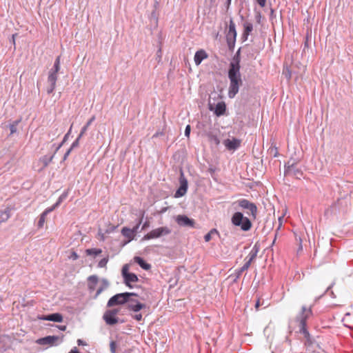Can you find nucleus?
<instances>
[{"instance_id":"de8ad7c7","label":"nucleus","mask_w":353,"mask_h":353,"mask_svg":"<svg viewBox=\"0 0 353 353\" xmlns=\"http://www.w3.org/2000/svg\"><path fill=\"white\" fill-rule=\"evenodd\" d=\"M149 225H150V223H149L148 221H145V222L143 223V226H142V230H144V229H145V228H148V227H149Z\"/></svg>"},{"instance_id":"423d86ee","label":"nucleus","mask_w":353,"mask_h":353,"mask_svg":"<svg viewBox=\"0 0 353 353\" xmlns=\"http://www.w3.org/2000/svg\"><path fill=\"white\" fill-rule=\"evenodd\" d=\"M171 230L168 227H160L151 230L143 237L144 240H149L152 239H157L162 236H165L170 234Z\"/></svg>"},{"instance_id":"7c9ffc66","label":"nucleus","mask_w":353,"mask_h":353,"mask_svg":"<svg viewBox=\"0 0 353 353\" xmlns=\"http://www.w3.org/2000/svg\"><path fill=\"white\" fill-rule=\"evenodd\" d=\"M88 281L91 283L90 284L96 285L98 282V277L95 275L89 276Z\"/></svg>"},{"instance_id":"2f4dec72","label":"nucleus","mask_w":353,"mask_h":353,"mask_svg":"<svg viewBox=\"0 0 353 353\" xmlns=\"http://www.w3.org/2000/svg\"><path fill=\"white\" fill-rule=\"evenodd\" d=\"M108 261V259H106V258L102 259L99 262L98 266H99V268H104V267H105V266H106Z\"/></svg>"},{"instance_id":"6e6d98bb","label":"nucleus","mask_w":353,"mask_h":353,"mask_svg":"<svg viewBox=\"0 0 353 353\" xmlns=\"http://www.w3.org/2000/svg\"><path fill=\"white\" fill-rule=\"evenodd\" d=\"M61 146V144H60V145L57 148L56 151H57V150L59 149V148H60Z\"/></svg>"},{"instance_id":"37998d69","label":"nucleus","mask_w":353,"mask_h":353,"mask_svg":"<svg viewBox=\"0 0 353 353\" xmlns=\"http://www.w3.org/2000/svg\"><path fill=\"white\" fill-rule=\"evenodd\" d=\"M134 318L137 320V321H141L142 319V314H135L134 316Z\"/></svg>"},{"instance_id":"13d9d810","label":"nucleus","mask_w":353,"mask_h":353,"mask_svg":"<svg viewBox=\"0 0 353 353\" xmlns=\"http://www.w3.org/2000/svg\"><path fill=\"white\" fill-rule=\"evenodd\" d=\"M230 3H231V0H228V5L230 4Z\"/></svg>"},{"instance_id":"ea45409f","label":"nucleus","mask_w":353,"mask_h":353,"mask_svg":"<svg viewBox=\"0 0 353 353\" xmlns=\"http://www.w3.org/2000/svg\"><path fill=\"white\" fill-rule=\"evenodd\" d=\"M258 4L261 7L263 8L265 6L266 0H256Z\"/></svg>"},{"instance_id":"39448f33","label":"nucleus","mask_w":353,"mask_h":353,"mask_svg":"<svg viewBox=\"0 0 353 353\" xmlns=\"http://www.w3.org/2000/svg\"><path fill=\"white\" fill-rule=\"evenodd\" d=\"M121 272L124 279L125 284L130 288L133 287L132 285V283H136L139 281V279L135 274L129 272V266L127 264L123 265Z\"/></svg>"},{"instance_id":"f3484780","label":"nucleus","mask_w":353,"mask_h":353,"mask_svg":"<svg viewBox=\"0 0 353 353\" xmlns=\"http://www.w3.org/2000/svg\"><path fill=\"white\" fill-rule=\"evenodd\" d=\"M226 110L225 104L224 102H219L216 104L214 110V114L219 117L224 114Z\"/></svg>"},{"instance_id":"72a5a7b5","label":"nucleus","mask_w":353,"mask_h":353,"mask_svg":"<svg viewBox=\"0 0 353 353\" xmlns=\"http://www.w3.org/2000/svg\"><path fill=\"white\" fill-rule=\"evenodd\" d=\"M18 122H16L14 124H11L10 125V133L11 134H14V132H16L17 131V125Z\"/></svg>"},{"instance_id":"412c9836","label":"nucleus","mask_w":353,"mask_h":353,"mask_svg":"<svg viewBox=\"0 0 353 353\" xmlns=\"http://www.w3.org/2000/svg\"><path fill=\"white\" fill-rule=\"evenodd\" d=\"M57 80V73L50 71L48 77V81L50 84L56 85Z\"/></svg>"},{"instance_id":"4c0bfd02","label":"nucleus","mask_w":353,"mask_h":353,"mask_svg":"<svg viewBox=\"0 0 353 353\" xmlns=\"http://www.w3.org/2000/svg\"><path fill=\"white\" fill-rule=\"evenodd\" d=\"M190 130H191L190 125H188L186 126V128H185V135L187 137H190Z\"/></svg>"},{"instance_id":"5701e85b","label":"nucleus","mask_w":353,"mask_h":353,"mask_svg":"<svg viewBox=\"0 0 353 353\" xmlns=\"http://www.w3.org/2000/svg\"><path fill=\"white\" fill-rule=\"evenodd\" d=\"M95 117L93 116L90 118V119L87 122V123L82 128L81 132L79 134V137H81L87 131L90 125L94 121Z\"/></svg>"},{"instance_id":"9b49d317","label":"nucleus","mask_w":353,"mask_h":353,"mask_svg":"<svg viewBox=\"0 0 353 353\" xmlns=\"http://www.w3.org/2000/svg\"><path fill=\"white\" fill-rule=\"evenodd\" d=\"M59 340V337L56 336H48L43 338H40L36 341V343L39 345H53Z\"/></svg>"},{"instance_id":"a18cd8bd","label":"nucleus","mask_w":353,"mask_h":353,"mask_svg":"<svg viewBox=\"0 0 353 353\" xmlns=\"http://www.w3.org/2000/svg\"><path fill=\"white\" fill-rule=\"evenodd\" d=\"M260 305H261L260 299H258V300L256 301V302L255 303V308L256 310H259Z\"/></svg>"},{"instance_id":"c03bdc74","label":"nucleus","mask_w":353,"mask_h":353,"mask_svg":"<svg viewBox=\"0 0 353 353\" xmlns=\"http://www.w3.org/2000/svg\"><path fill=\"white\" fill-rule=\"evenodd\" d=\"M80 138H81V137H79H79H78V138L77 139V140H76L74 142H73V143H72V146H71L72 149L74 147H75V146L78 145V144H79V139H80Z\"/></svg>"},{"instance_id":"20e7f679","label":"nucleus","mask_w":353,"mask_h":353,"mask_svg":"<svg viewBox=\"0 0 353 353\" xmlns=\"http://www.w3.org/2000/svg\"><path fill=\"white\" fill-rule=\"evenodd\" d=\"M131 296H137V294L131 292L117 294L109 299L107 305L108 307H112L116 305L123 304L129 301Z\"/></svg>"},{"instance_id":"58836bf2","label":"nucleus","mask_w":353,"mask_h":353,"mask_svg":"<svg viewBox=\"0 0 353 353\" xmlns=\"http://www.w3.org/2000/svg\"><path fill=\"white\" fill-rule=\"evenodd\" d=\"M70 258L72 260H77L79 259V255L75 252H72Z\"/></svg>"},{"instance_id":"603ef678","label":"nucleus","mask_w":353,"mask_h":353,"mask_svg":"<svg viewBox=\"0 0 353 353\" xmlns=\"http://www.w3.org/2000/svg\"><path fill=\"white\" fill-rule=\"evenodd\" d=\"M17 34H14L12 35V43L14 45H15V37H16Z\"/></svg>"},{"instance_id":"79ce46f5","label":"nucleus","mask_w":353,"mask_h":353,"mask_svg":"<svg viewBox=\"0 0 353 353\" xmlns=\"http://www.w3.org/2000/svg\"><path fill=\"white\" fill-rule=\"evenodd\" d=\"M54 209V207L53 208H47L43 212L42 214H45L46 216H47V214L50 212L51 211H52Z\"/></svg>"},{"instance_id":"052dcab7","label":"nucleus","mask_w":353,"mask_h":353,"mask_svg":"<svg viewBox=\"0 0 353 353\" xmlns=\"http://www.w3.org/2000/svg\"><path fill=\"white\" fill-rule=\"evenodd\" d=\"M65 326H63V327H61L62 330H65Z\"/></svg>"},{"instance_id":"8fccbe9b","label":"nucleus","mask_w":353,"mask_h":353,"mask_svg":"<svg viewBox=\"0 0 353 353\" xmlns=\"http://www.w3.org/2000/svg\"><path fill=\"white\" fill-rule=\"evenodd\" d=\"M69 353H80V352L77 350L76 347H74Z\"/></svg>"},{"instance_id":"a19ab883","label":"nucleus","mask_w":353,"mask_h":353,"mask_svg":"<svg viewBox=\"0 0 353 353\" xmlns=\"http://www.w3.org/2000/svg\"><path fill=\"white\" fill-rule=\"evenodd\" d=\"M139 226H140V224L137 223L135 226H134L132 228V230L133 231V232L136 234V233L138 232L139 230Z\"/></svg>"},{"instance_id":"4be33fe9","label":"nucleus","mask_w":353,"mask_h":353,"mask_svg":"<svg viewBox=\"0 0 353 353\" xmlns=\"http://www.w3.org/2000/svg\"><path fill=\"white\" fill-rule=\"evenodd\" d=\"M145 307V305L141 303L137 304H129L128 308L134 312H138Z\"/></svg>"},{"instance_id":"f03ea898","label":"nucleus","mask_w":353,"mask_h":353,"mask_svg":"<svg viewBox=\"0 0 353 353\" xmlns=\"http://www.w3.org/2000/svg\"><path fill=\"white\" fill-rule=\"evenodd\" d=\"M312 314V311L311 307L307 308L305 306H303L301 312L294 320L295 323L299 327V332L302 334L305 339V345H310L312 343L310 334L306 328V321Z\"/></svg>"},{"instance_id":"f8f14e48","label":"nucleus","mask_w":353,"mask_h":353,"mask_svg":"<svg viewBox=\"0 0 353 353\" xmlns=\"http://www.w3.org/2000/svg\"><path fill=\"white\" fill-rule=\"evenodd\" d=\"M223 144L228 150H236L240 146L241 140L236 138L232 139H228L224 140Z\"/></svg>"},{"instance_id":"473e14b6","label":"nucleus","mask_w":353,"mask_h":353,"mask_svg":"<svg viewBox=\"0 0 353 353\" xmlns=\"http://www.w3.org/2000/svg\"><path fill=\"white\" fill-rule=\"evenodd\" d=\"M283 74L285 76V77L288 79H290L291 78V72L288 68H286L285 70H283Z\"/></svg>"},{"instance_id":"2eb2a0df","label":"nucleus","mask_w":353,"mask_h":353,"mask_svg":"<svg viewBox=\"0 0 353 353\" xmlns=\"http://www.w3.org/2000/svg\"><path fill=\"white\" fill-rule=\"evenodd\" d=\"M39 319L44 321H50L59 323L62 322L63 321V316L59 313H54L50 315L43 316Z\"/></svg>"},{"instance_id":"e433bc0d","label":"nucleus","mask_w":353,"mask_h":353,"mask_svg":"<svg viewBox=\"0 0 353 353\" xmlns=\"http://www.w3.org/2000/svg\"><path fill=\"white\" fill-rule=\"evenodd\" d=\"M292 165H290L289 163H288V165L285 166V174H290L291 173Z\"/></svg>"},{"instance_id":"6e6552de","label":"nucleus","mask_w":353,"mask_h":353,"mask_svg":"<svg viewBox=\"0 0 353 353\" xmlns=\"http://www.w3.org/2000/svg\"><path fill=\"white\" fill-rule=\"evenodd\" d=\"M119 309H112L107 310L103 314V319L108 325H113L119 322V319L117 317L119 313Z\"/></svg>"},{"instance_id":"a211bd4d","label":"nucleus","mask_w":353,"mask_h":353,"mask_svg":"<svg viewBox=\"0 0 353 353\" xmlns=\"http://www.w3.org/2000/svg\"><path fill=\"white\" fill-rule=\"evenodd\" d=\"M243 37L246 40L248 39V35L251 33V32L253 30V26L250 22H245L243 23Z\"/></svg>"},{"instance_id":"6ab92c4d","label":"nucleus","mask_w":353,"mask_h":353,"mask_svg":"<svg viewBox=\"0 0 353 353\" xmlns=\"http://www.w3.org/2000/svg\"><path fill=\"white\" fill-rule=\"evenodd\" d=\"M134 261L138 263L143 270H148L151 268V265L149 263H146L142 258L139 256H135L134 258Z\"/></svg>"},{"instance_id":"bb28decb","label":"nucleus","mask_w":353,"mask_h":353,"mask_svg":"<svg viewBox=\"0 0 353 353\" xmlns=\"http://www.w3.org/2000/svg\"><path fill=\"white\" fill-rule=\"evenodd\" d=\"M218 231L216 229H212L208 234L204 236V239L206 242L210 241L212 239V236L214 234H218Z\"/></svg>"},{"instance_id":"cd10ccee","label":"nucleus","mask_w":353,"mask_h":353,"mask_svg":"<svg viewBox=\"0 0 353 353\" xmlns=\"http://www.w3.org/2000/svg\"><path fill=\"white\" fill-rule=\"evenodd\" d=\"M46 216L45 215V214H41L40 215L39 220L38 221V225H37L39 228H43V226L46 222Z\"/></svg>"},{"instance_id":"864d4df0","label":"nucleus","mask_w":353,"mask_h":353,"mask_svg":"<svg viewBox=\"0 0 353 353\" xmlns=\"http://www.w3.org/2000/svg\"><path fill=\"white\" fill-rule=\"evenodd\" d=\"M78 345H83V341L81 339H78L77 341Z\"/></svg>"},{"instance_id":"0eeeda50","label":"nucleus","mask_w":353,"mask_h":353,"mask_svg":"<svg viewBox=\"0 0 353 353\" xmlns=\"http://www.w3.org/2000/svg\"><path fill=\"white\" fill-rule=\"evenodd\" d=\"M236 30L235 23L232 19L230 20L228 30L226 34V40L230 47L234 45L236 38Z\"/></svg>"},{"instance_id":"5fc2aeb1","label":"nucleus","mask_w":353,"mask_h":353,"mask_svg":"<svg viewBox=\"0 0 353 353\" xmlns=\"http://www.w3.org/2000/svg\"><path fill=\"white\" fill-rule=\"evenodd\" d=\"M110 346H111V349L113 350V348L114 347V343L112 342L111 344H110Z\"/></svg>"},{"instance_id":"49530a36","label":"nucleus","mask_w":353,"mask_h":353,"mask_svg":"<svg viewBox=\"0 0 353 353\" xmlns=\"http://www.w3.org/2000/svg\"><path fill=\"white\" fill-rule=\"evenodd\" d=\"M144 214H145V211H142V212H141V218H140V219H139V222H138V223H139V224H140V225H141V223H142V221H143V219Z\"/></svg>"},{"instance_id":"bf43d9fd","label":"nucleus","mask_w":353,"mask_h":353,"mask_svg":"<svg viewBox=\"0 0 353 353\" xmlns=\"http://www.w3.org/2000/svg\"><path fill=\"white\" fill-rule=\"evenodd\" d=\"M300 244H301V240L300 239ZM300 248L301 249L302 248V245H300Z\"/></svg>"},{"instance_id":"b1692460","label":"nucleus","mask_w":353,"mask_h":353,"mask_svg":"<svg viewBox=\"0 0 353 353\" xmlns=\"http://www.w3.org/2000/svg\"><path fill=\"white\" fill-rule=\"evenodd\" d=\"M87 255H94L97 256L100 254L102 252V250L101 249L97 248H91V249H87L85 250Z\"/></svg>"},{"instance_id":"a878e982","label":"nucleus","mask_w":353,"mask_h":353,"mask_svg":"<svg viewBox=\"0 0 353 353\" xmlns=\"http://www.w3.org/2000/svg\"><path fill=\"white\" fill-rule=\"evenodd\" d=\"M59 70H60V57L59 56L57 57L54 64V66H53V68L50 71L58 74Z\"/></svg>"},{"instance_id":"ddd939ff","label":"nucleus","mask_w":353,"mask_h":353,"mask_svg":"<svg viewBox=\"0 0 353 353\" xmlns=\"http://www.w3.org/2000/svg\"><path fill=\"white\" fill-rule=\"evenodd\" d=\"M54 157V154H53L50 157L43 156L41 157L37 163V167L39 168V170H43L46 167H47L48 164L52 161Z\"/></svg>"},{"instance_id":"c9c22d12","label":"nucleus","mask_w":353,"mask_h":353,"mask_svg":"<svg viewBox=\"0 0 353 353\" xmlns=\"http://www.w3.org/2000/svg\"><path fill=\"white\" fill-rule=\"evenodd\" d=\"M253 258H254V256H252V257L250 259V260H249L247 263H245V265L243 266V268H242V270H247V269L250 267V263H251V261H252V260L253 259Z\"/></svg>"},{"instance_id":"393cba45","label":"nucleus","mask_w":353,"mask_h":353,"mask_svg":"<svg viewBox=\"0 0 353 353\" xmlns=\"http://www.w3.org/2000/svg\"><path fill=\"white\" fill-rule=\"evenodd\" d=\"M179 182H180V186L188 190V181L185 179V177L184 176L183 172H181Z\"/></svg>"},{"instance_id":"f704fd0d","label":"nucleus","mask_w":353,"mask_h":353,"mask_svg":"<svg viewBox=\"0 0 353 353\" xmlns=\"http://www.w3.org/2000/svg\"><path fill=\"white\" fill-rule=\"evenodd\" d=\"M55 87H56V85L50 84V85L47 88V92L48 94L52 93L54 92V89H55Z\"/></svg>"},{"instance_id":"c85d7f7f","label":"nucleus","mask_w":353,"mask_h":353,"mask_svg":"<svg viewBox=\"0 0 353 353\" xmlns=\"http://www.w3.org/2000/svg\"><path fill=\"white\" fill-rule=\"evenodd\" d=\"M187 192L185 188H182L181 186L177 190L175 194L176 197L183 196Z\"/></svg>"},{"instance_id":"7ed1b4c3","label":"nucleus","mask_w":353,"mask_h":353,"mask_svg":"<svg viewBox=\"0 0 353 353\" xmlns=\"http://www.w3.org/2000/svg\"><path fill=\"white\" fill-rule=\"evenodd\" d=\"M232 223L235 226H239L243 231H248L252 227V223L247 217H244L241 212H235L232 217Z\"/></svg>"},{"instance_id":"9d476101","label":"nucleus","mask_w":353,"mask_h":353,"mask_svg":"<svg viewBox=\"0 0 353 353\" xmlns=\"http://www.w3.org/2000/svg\"><path fill=\"white\" fill-rule=\"evenodd\" d=\"M175 220L178 225H179L180 226H186L190 228L194 227V221L193 219L188 218L185 215H178L176 216Z\"/></svg>"},{"instance_id":"aec40b11","label":"nucleus","mask_w":353,"mask_h":353,"mask_svg":"<svg viewBox=\"0 0 353 353\" xmlns=\"http://www.w3.org/2000/svg\"><path fill=\"white\" fill-rule=\"evenodd\" d=\"M208 141L214 144L215 145H218L220 143V141L218 137L215 134H213L212 132H208L206 134Z\"/></svg>"},{"instance_id":"3c124183","label":"nucleus","mask_w":353,"mask_h":353,"mask_svg":"<svg viewBox=\"0 0 353 353\" xmlns=\"http://www.w3.org/2000/svg\"><path fill=\"white\" fill-rule=\"evenodd\" d=\"M94 285H95L90 284V285H89V288H90V290H94Z\"/></svg>"},{"instance_id":"1a4fd4ad","label":"nucleus","mask_w":353,"mask_h":353,"mask_svg":"<svg viewBox=\"0 0 353 353\" xmlns=\"http://www.w3.org/2000/svg\"><path fill=\"white\" fill-rule=\"evenodd\" d=\"M239 205L243 208L248 209L250 211L251 214L255 218L257 212V208L254 203L250 202L248 200L243 199L237 201Z\"/></svg>"},{"instance_id":"c756f323","label":"nucleus","mask_w":353,"mask_h":353,"mask_svg":"<svg viewBox=\"0 0 353 353\" xmlns=\"http://www.w3.org/2000/svg\"><path fill=\"white\" fill-rule=\"evenodd\" d=\"M108 287V283L106 281H104V284L103 286L100 287L96 293V295L94 298H97L103 290H105Z\"/></svg>"},{"instance_id":"4d7b16f0","label":"nucleus","mask_w":353,"mask_h":353,"mask_svg":"<svg viewBox=\"0 0 353 353\" xmlns=\"http://www.w3.org/2000/svg\"><path fill=\"white\" fill-rule=\"evenodd\" d=\"M282 219H283V217H280V218L279 219V221H280V223H281Z\"/></svg>"},{"instance_id":"dca6fc26","label":"nucleus","mask_w":353,"mask_h":353,"mask_svg":"<svg viewBox=\"0 0 353 353\" xmlns=\"http://www.w3.org/2000/svg\"><path fill=\"white\" fill-rule=\"evenodd\" d=\"M121 234L123 236L128 239V241L133 240L135 237V234L133 232L132 229L124 227L121 230Z\"/></svg>"},{"instance_id":"f257e3e1","label":"nucleus","mask_w":353,"mask_h":353,"mask_svg":"<svg viewBox=\"0 0 353 353\" xmlns=\"http://www.w3.org/2000/svg\"><path fill=\"white\" fill-rule=\"evenodd\" d=\"M228 77L230 79V87L228 90V97L232 99L238 93L239 87L242 85V79L240 74V65L238 58L234 59L230 64L228 71Z\"/></svg>"},{"instance_id":"09e8293b","label":"nucleus","mask_w":353,"mask_h":353,"mask_svg":"<svg viewBox=\"0 0 353 353\" xmlns=\"http://www.w3.org/2000/svg\"><path fill=\"white\" fill-rule=\"evenodd\" d=\"M71 150H72V148H70L67 151V152L65 154V155H64V158H63V159H64V160H65V159H66V158H67V157H68V156L69 155V154H70V151H71Z\"/></svg>"},{"instance_id":"4468645a","label":"nucleus","mask_w":353,"mask_h":353,"mask_svg":"<svg viewBox=\"0 0 353 353\" xmlns=\"http://www.w3.org/2000/svg\"><path fill=\"white\" fill-rule=\"evenodd\" d=\"M208 57V53L203 49L197 50L194 57V61L196 65H199L202 61Z\"/></svg>"}]
</instances>
